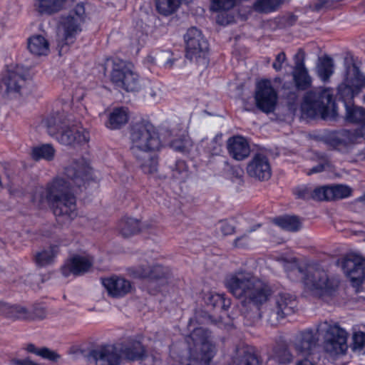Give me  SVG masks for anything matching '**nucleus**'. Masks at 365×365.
<instances>
[{
  "label": "nucleus",
  "instance_id": "nucleus-17",
  "mask_svg": "<svg viewBox=\"0 0 365 365\" xmlns=\"http://www.w3.org/2000/svg\"><path fill=\"white\" fill-rule=\"evenodd\" d=\"M56 217L62 220H71L78 215L76 199L73 194L49 202Z\"/></svg>",
  "mask_w": 365,
  "mask_h": 365
},
{
  "label": "nucleus",
  "instance_id": "nucleus-22",
  "mask_svg": "<svg viewBox=\"0 0 365 365\" xmlns=\"http://www.w3.org/2000/svg\"><path fill=\"white\" fill-rule=\"evenodd\" d=\"M102 284L108 294L114 298L123 297L130 293L132 289L130 281L116 275L103 279Z\"/></svg>",
  "mask_w": 365,
  "mask_h": 365
},
{
  "label": "nucleus",
  "instance_id": "nucleus-42",
  "mask_svg": "<svg viewBox=\"0 0 365 365\" xmlns=\"http://www.w3.org/2000/svg\"><path fill=\"white\" fill-rule=\"evenodd\" d=\"M190 175L188 167L183 160H177L172 168V175L180 182H184Z\"/></svg>",
  "mask_w": 365,
  "mask_h": 365
},
{
  "label": "nucleus",
  "instance_id": "nucleus-45",
  "mask_svg": "<svg viewBox=\"0 0 365 365\" xmlns=\"http://www.w3.org/2000/svg\"><path fill=\"white\" fill-rule=\"evenodd\" d=\"M242 0H211L210 9L214 11H228Z\"/></svg>",
  "mask_w": 365,
  "mask_h": 365
},
{
  "label": "nucleus",
  "instance_id": "nucleus-23",
  "mask_svg": "<svg viewBox=\"0 0 365 365\" xmlns=\"http://www.w3.org/2000/svg\"><path fill=\"white\" fill-rule=\"evenodd\" d=\"M128 274L133 278L158 279L165 277L168 274V269L159 264L150 266L145 263L129 269Z\"/></svg>",
  "mask_w": 365,
  "mask_h": 365
},
{
  "label": "nucleus",
  "instance_id": "nucleus-47",
  "mask_svg": "<svg viewBox=\"0 0 365 365\" xmlns=\"http://www.w3.org/2000/svg\"><path fill=\"white\" fill-rule=\"evenodd\" d=\"M329 186H322L312 190V199L315 200H329Z\"/></svg>",
  "mask_w": 365,
  "mask_h": 365
},
{
  "label": "nucleus",
  "instance_id": "nucleus-52",
  "mask_svg": "<svg viewBox=\"0 0 365 365\" xmlns=\"http://www.w3.org/2000/svg\"><path fill=\"white\" fill-rule=\"evenodd\" d=\"M286 55L284 52H280L275 58L274 62L272 64L273 68L276 71H279L282 68V64L286 61Z\"/></svg>",
  "mask_w": 365,
  "mask_h": 365
},
{
  "label": "nucleus",
  "instance_id": "nucleus-46",
  "mask_svg": "<svg viewBox=\"0 0 365 365\" xmlns=\"http://www.w3.org/2000/svg\"><path fill=\"white\" fill-rule=\"evenodd\" d=\"M232 365H259L257 357L250 353H244L233 359Z\"/></svg>",
  "mask_w": 365,
  "mask_h": 365
},
{
  "label": "nucleus",
  "instance_id": "nucleus-36",
  "mask_svg": "<svg viewBox=\"0 0 365 365\" xmlns=\"http://www.w3.org/2000/svg\"><path fill=\"white\" fill-rule=\"evenodd\" d=\"M1 308L6 317L13 319H24L29 317L28 310L21 306L1 304Z\"/></svg>",
  "mask_w": 365,
  "mask_h": 365
},
{
  "label": "nucleus",
  "instance_id": "nucleus-39",
  "mask_svg": "<svg viewBox=\"0 0 365 365\" xmlns=\"http://www.w3.org/2000/svg\"><path fill=\"white\" fill-rule=\"evenodd\" d=\"M180 4V0H156V9L163 16L173 14Z\"/></svg>",
  "mask_w": 365,
  "mask_h": 365
},
{
  "label": "nucleus",
  "instance_id": "nucleus-12",
  "mask_svg": "<svg viewBox=\"0 0 365 365\" xmlns=\"http://www.w3.org/2000/svg\"><path fill=\"white\" fill-rule=\"evenodd\" d=\"M255 98L260 110L266 113L274 111L278 96L270 81L262 80L257 83Z\"/></svg>",
  "mask_w": 365,
  "mask_h": 365
},
{
  "label": "nucleus",
  "instance_id": "nucleus-33",
  "mask_svg": "<svg viewBox=\"0 0 365 365\" xmlns=\"http://www.w3.org/2000/svg\"><path fill=\"white\" fill-rule=\"evenodd\" d=\"M140 229V222L132 217L123 218L118 224V230L125 237L137 234Z\"/></svg>",
  "mask_w": 365,
  "mask_h": 365
},
{
  "label": "nucleus",
  "instance_id": "nucleus-31",
  "mask_svg": "<svg viewBox=\"0 0 365 365\" xmlns=\"http://www.w3.org/2000/svg\"><path fill=\"white\" fill-rule=\"evenodd\" d=\"M346 120L348 122L361 125L362 130L365 131V109L361 107L346 106Z\"/></svg>",
  "mask_w": 365,
  "mask_h": 365
},
{
  "label": "nucleus",
  "instance_id": "nucleus-10",
  "mask_svg": "<svg viewBox=\"0 0 365 365\" xmlns=\"http://www.w3.org/2000/svg\"><path fill=\"white\" fill-rule=\"evenodd\" d=\"M365 87V76L360 71L356 64L346 68L344 83L338 87L339 98L346 106H351L354 96L357 94L362 87Z\"/></svg>",
  "mask_w": 365,
  "mask_h": 365
},
{
  "label": "nucleus",
  "instance_id": "nucleus-58",
  "mask_svg": "<svg viewBox=\"0 0 365 365\" xmlns=\"http://www.w3.org/2000/svg\"><path fill=\"white\" fill-rule=\"evenodd\" d=\"M305 357L304 359L299 361L297 365H316L314 362V359H312L311 357Z\"/></svg>",
  "mask_w": 365,
  "mask_h": 365
},
{
  "label": "nucleus",
  "instance_id": "nucleus-8",
  "mask_svg": "<svg viewBox=\"0 0 365 365\" xmlns=\"http://www.w3.org/2000/svg\"><path fill=\"white\" fill-rule=\"evenodd\" d=\"M292 274L302 275L305 288L314 294L319 296L331 294L336 287L335 284L329 279L327 272L319 268L309 267L304 272L300 267L294 266L289 274Z\"/></svg>",
  "mask_w": 365,
  "mask_h": 365
},
{
  "label": "nucleus",
  "instance_id": "nucleus-62",
  "mask_svg": "<svg viewBox=\"0 0 365 365\" xmlns=\"http://www.w3.org/2000/svg\"><path fill=\"white\" fill-rule=\"evenodd\" d=\"M364 200V201H365V197L364 198V200Z\"/></svg>",
  "mask_w": 365,
  "mask_h": 365
},
{
  "label": "nucleus",
  "instance_id": "nucleus-38",
  "mask_svg": "<svg viewBox=\"0 0 365 365\" xmlns=\"http://www.w3.org/2000/svg\"><path fill=\"white\" fill-rule=\"evenodd\" d=\"M282 2V0H257L253 8L257 12L267 14L277 9Z\"/></svg>",
  "mask_w": 365,
  "mask_h": 365
},
{
  "label": "nucleus",
  "instance_id": "nucleus-49",
  "mask_svg": "<svg viewBox=\"0 0 365 365\" xmlns=\"http://www.w3.org/2000/svg\"><path fill=\"white\" fill-rule=\"evenodd\" d=\"M329 165V163L327 158H322L319 164L307 171V175H311L314 173L323 172L327 167Z\"/></svg>",
  "mask_w": 365,
  "mask_h": 365
},
{
  "label": "nucleus",
  "instance_id": "nucleus-26",
  "mask_svg": "<svg viewBox=\"0 0 365 365\" xmlns=\"http://www.w3.org/2000/svg\"><path fill=\"white\" fill-rule=\"evenodd\" d=\"M156 151H145L133 154L141 170L147 175H153L158 171V158Z\"/></svg>",
  "mask_w": 365,
  "mask_h": 365
},
{
  "label": "nucleus",
  "instance_id": "nucleus-25",
  "mask_svg": "<svg viewBox=\"0 0 365 365\" xmlns=\"http://www.w3.org/2000/svg\"><path fill=\"white\" fill-rule=\"evenodd\" d=\"M227 148L230 155L236 160H242L250 153L247 140L241 135L230 138L227 142Z\"/></svg>",
  "mask_w": 365,
  "mask_h": 365
},
{
  "label": "nucleus",
  "instance_id": "nucleus-15",
  "mask_svg": "<svg viewBox=\"0 0 365 365\" xmlns=\"http://www.w3.org/2000/svg\"><path fill=\"white\" fill-rule=\"evenodd\" d=\"M185 40L186 57L190 60L201 57L208 49L207 41L202 37L201 31L195 27L187 30Z\"/></svg>",
  "mask_w": 365,
  "mask_h": 365
},
{
  "label": "nucleus",
  "instance_id": "nucleus-24",
  "mask_svg": "<svg viewBox=\"0 0 365 365\" xmlns=\"http://www.w3.org/2000/svg\"><path fill=\"white\" fill-rule=\"evenodd\" d=\"M67 0H33V11L38 16H53L65 9Z\"/></svg>",
  "mask_w": 365,
  "mask_h": 365
},
{
  "label": "nucleus",
  "instance_id": "nucleus-60",
  "mask_svg": "<svg viewBox=\"0 0 365 365\" xmlns=\"http://www.w3.org/2000/svg\"><path fill=\"white\" fill-rule=\"evenodd\" d=\"M254 230H255V229H250V230H247V232H253Z\"/></svg>",
  "mask_w": 365,
  "mask_h": 365
},
{
  "label": "nucleus",
  "instance_id": "nucleus-11",
  "mask_svg": "<svg viewBox=\"0 0 365 365\" xmlns=\"http://www.w3.org/2000/svg\"><path fill=\"white\" fill-rule=\"evenodd\" d=\"M274 304L267 312V321L276 326L279 320L293 314L297 307V298L288 292H279L274 297Z\"/></svg>",
  "mask_w": 365,
  "mask_h": 365
},
{
  "label": "nucleus",
  "instance_id": "nucleus-37",
  "mask_svg": "<svg viewBox=\"0 0 365 365\" xmlns=\"http://www.w3.org/2000/svg\"><path fill=\"white\" fill-rule=\"evenodd\" d=\"M26 350L28 352L34 354L39 356L43 359H48V360H50L52 361H57L61 358V356L58 354H57L56 351H52L47 347L37 348L33 344H29L26 346Z\"/></svg>",
  "mask_w": 365,
  "mask_h": 365
},
{
  "label": "nucleus",
  "instance_id": "nucleus-28",
  "mask_svg": "<svg viewBox=\"0 0 365 365\" xmlns=\"http://www.w3.org/2000/svg\"><path fill=\"white\" fill-rule=\"evenodd\" d=\"M120 352L129 361L143 360L146 356L145 349L138 341L128 342L120 349Z\"/></svg>",
  "mask_w": 365,
  "mask_h": 365
},
{
  "label": "nucleus",
  "instance_id": "nucleus-56",
  "mask_svg": "<svg viewBox=\"0 0 365 365\" xmlns=\"http://www.w3.org/2000/svg\"><path fill=\"white\" fill-rule=\"evenodd\" d=\"M220 230L224 235H232L235 232V227L227 222H222Z\"/></svg>",
  "mask_w": 365,
  "mask_h": 365
},
{
  "label": "nucleus",
  "instance_id": "nucleus-1",
  "mask_svg": "<svg viewBox=\"0 0 365 365\" xmlns=\"http://www.w3.org/2000/svg\"><path fill=\"white\" fill-rule=\"evenodd\" d=\"M91 171V168L84 158L72 161L64 170V175L68 180L56 177L45 188L37 189L33 196L34 203L40 207L45 202L49 203L73 194L74 187H81Z\"/></svg>",
  "mask_w": 365,
  "mask_h": 365
},
{
  "label": "nucleus",
  "instance_id": "nucleus-55",
  "mask_svg": "<svg viewBox=\"0 0 365 365\" xmlns=\"http://www.w3.org/2000/svg\"><path fill=\"white\" fill-rule=\"evenodd\" d=\"M10 364L11 365H40L39 364L31 360L29 358L24 359H12L10 361Z\"/></svg>",
  "mask_w": 365,
  "mask_h": 365
},
{
  "label": "nucleus",
  "instance_id": "nucleus-18",
  "mask_svg": "<svg viewBox=\"0 0 365 365\" xmlns=\"http://www.w3.org/2000/svg\"><path fill=\"white\" fill-rule=\"evenodd\" d=\"M249 176L259 181L267 180L272 175L269 159L262 154L255 155L247 165Z\"/></svg>",
  "mask_w": 365,
  "mask_h": 365
},
{
  "label": "nucleus",
  "instance_id": "nucleus-4",
  "mask_svg": "<svg viewBox=\"0 0 365 365\" xmlns=\"http://www.w3.org/2000/svg\"><path fill=\"white\" fill-rule=\"evenodd\" d=\"M130 150L132 154L145 151H158L162 147L158 133L149 123L139 122L130 130Z\"/></svg>",
  "mask_w": 365,
  "mask_h": 365
},
{
  "label": "nucleus",
  "instance_id": "nucleus-54",
  "mask_svg": "<svg viewBox=\"0 0 365 365\" xmlns=\"http://www.w3.org/2000/svg\"><path fill=\"white\" fill-rule=\"evenodd\" d=\"M210 302H213L214 307H216L217 305H221L223 308H225V307H228L230 304L229 302H228V304H226L223 295L218 294L212 295L211 297L210 298Z\"/></svg>",
  "mask_w": 365,
  "mask_h": 365
},
{
  "label": "nucleus",
  "instance_id": "nucleus-30",
  "mask_svg": "<svg viewBox=\"0 0 365 365\" xmlns=\"http://www.w3.org/2000/svg\"><path fill=\"white\" fill-rule=\"evenodd\" d=\"M8 93H19L24 85V77L16 71H9L3 80Z\"/></svg>",
  "mask_w": 365,
  "mask_h": 365
},
{
  "label": "nucleus",
  "instance_id": "nucleus-35",
  "mask_svg": "<svg viewBox=\"0 0 365 365\" xmlns=\"http://www.w3.org/2000/svg\"><path fill=\"white\" fill-rule=\"evenodd\" d=\"M274 222L281 228L292 232L298 231L300 229L302 224L301 221L297 216L290 215H285L275 218L274 220Z\"/></svg>",
  "mask_w": 365,
  "mask_h": 365
},
{
  "label": "nucleus",
  "instance_id": "nucleus-19",
  "mask_svg": "<svg viewBox=\"0 0 365 365\" xmlns=\"http://www.w3.org/2000/svg\"><path fill=\"white\" fill-rule=\"evenodd\" d=\"M93 259L89 256L74 255L69 258L61 267L62 274L67 277L71 274L82 275L92 267Z\"/></svg>",
  "mask_w": 365,
  "mask_h": 365
},
{
  "label": "nucleus",
  "instance_id": "nucleus-59",
  "mask_svg": "<svg viewBox=\"0 0 365 365\" xmlns=\"http://www.w3.org/2000/svg\"><path fill=\"white\" fill-rule=\"evenodd\" d=\"M355 160L356 161L365 160V148L364 150H359L357 153L355 154Z\"/></svg>",
  "mask_w": 365,
  "mask_h": 365
},
{
  "label": "nucleus",
  "instance_id": "nucleus-50",
  "mask_svg": "<svg viewBox=\"0 0 365 365\" xmlns=\"http://www.w3.org/2000/svg\"><path fill=\"white\" fill-rule=\"evenodd\" d=\"M250 240L247 234H244L237 237L234 242L233 245L237 248H246L250 245Z\"/></svg>",
  "mask_w": 365,
  "mask_h": 365
},
{
  "label": "nucleus",
  "instance_id": "nucleus-6",
  "mask_svg": "<svg viewBox=\"0 0 365 365\" xmlns=\"http://www.w3.org/2000/svg\"><path fill=\"white\" fill-rule=\"evenodd\" d=\"M334 94L330 88H314L306 93L302 109L308 116L314 118L318 115L327 118L329 110L334 107Z\"/></svg>",
  "mask_w": 365,
  "mask_h": 365
},
{
  "label": "nucleus",
  "instance_id": "nucleus-51",
  "mask_svg": "<svg viewBox=\"0 0 365 365\" xmlns=\"http://www.w3.org/2000/svg\"><path fill=\"white\" fill-rule=\"evenodd\" d=\"M295 195L298 198L304 200L312 199V189L307 187L297 188L295 190Z\"/></svg>",
  "mask_w": 365,
  "mask_h": 365
},
{
  "label": "nucleus",
  "instance_id": "nucleus-44",
  "mask_svg": "<svg viewBox=\"0 0 365 365\" xmlns=\"http://www.w3.org/2000/svg\"><path fill=\"white\" fill-rule=\"evenodd\" d=\"M273 358L279 364H287L292 361L293 356L286 346H279L274 350Z\"/></svg>",
  "mask_w": 365,
  "mask_h": 365
},
{
  "label": "nucleus",
  "instance_id": "nucleus-40",
  "mask_svg": "<svg viewBox=\"0 0 365 365\" xmlns=\"http://www.w3.org/2000/svg\"><path fill=\"white\" fill-rule=\"evenodd\" d=\"M329 200H336L349 197L352 192L350 187L345 185L329 186Z\"/></svg>",
  "mask_w": 365,
  "mask_h": 365
},
{
  "label": "nucleus",
  "instance_id": "nucleus-20",
  "mask_svg": "<svg viewBox=\"0 0 365 365\" xmlns=\"http://www.w3.org/2000/svg\"><path fill=\"white\" fill-rule=\"evenodd\" d=\"M365 140V131L357 128L353 130L343 129L330 134L327 138L329 145L334 148L347 146Z\"/></svg>",
  "mask_w": 365,
  "mask_h": 365
},
{
  "label": "nucleus",
  "instance_id": "nucleus-14",
  "mask_svg": "<svg viewBox=\"0 0 365 365\" xmlns=\"http://www.w3.org/2000/svg\"><path fill=\"white\" fill-rule=\"evenodd\" d=\"M342 267L353 286H359L365 282V259L361 256L348 255L343 262Z\"/></svg>",
  "mask_w": 365,
  "mask_h": 365
},
{
  "label": "nucleus",
  "instance_id": "nucleus-9",
  "mask_svg": "<svg viewBox=\"0 0 365 365\" xmlns=\"http://www.w3.org/2000/svg\"><path fill=\"white\" fill-rule=\"evenodd\" d=\"M110 81L128 92H136L143 87V80L133 69L132 65L121 60L113 61Z\"/></svg>",
  "mask_w": 365,
  "mask_h": 365
},
{
  "label": "nucleus",
  "instance_id": "nucleus-27",
  "mask_svg": "<svg viewBox=\"0 0 365 365\" xmlns=\"http://www.w3.org/2000/svg\"><path fill=\"white\" fill-rule=\"evenodd\" d=\"M27 47L29 52L36 56H46L50 51L48 40L40 34L29 38Z\"/></svg>",
  "mask_w": 365,
  "mask_h": 365
},
{
  "label": "nucleus",
  "instance_id": "nucleus-2",
  "mask_svg": "<svg viewBox=\"0 0 365 365\" xmlns=\"http://www.w3.org/2000/svg\"><path fill=\"white\" fill-rule=\"evenodd\" d=\"M226 287L236 298L255 305L266 302L271 295L269 287L252 273L245 271L236 272L225 280Z\"/></svg>",
  "mask_w": 365,
  "mask_h": 365
},
{
  "label": "nucleus",
  "instance_id": "nucleus-5",
  "mask_svg": "<svg viewBox=\"0 0 365 365\" xmlns=\"http://www.w3.org/2000/svg\"><path fill=\"white\" fill-rule=\"evenodd\" d=\"M86 18L85 7L83 4H77L68 14L61 16L58 25V37L59 44L73 43L76 36L82 31L83 25Z\"/></svg>",
  "mask_w": 365,
  "mask_h": 365
},
{
  "label": "nucleus",
  "instance_id": "nucleus-21",
  "mask_svg": "<svg viewBox=\"0 0 365 365\" xmlns=\"http://www.w3.org/2000/svg\"><path fill=\"white\" fill-rule=\"evenodd\" d=\"M316 346V339L312 330H305L301 332L295 339L294 347L297 354L311 357L314 359L318 357V354L314 352Z\"/></svg>",
  "mask_w": 365,
  "mask_h": 365
},
{
  "label": "nucleus",
  "instance_id": "nucleus-43",
  "mask_svg": "<svg viewBox=\"0 0 365 365\" xmlns=\"http://www.w3.org/2000/svg\"><path fill=\"white\" fill-rule=\"evenodd\" d=\"M193 145L192 140L188 136L175 139L171 142V148L178 152L182 153H189Z\"/></svg>",
  "mask_w": 365,
  "mask_h": 365
},
{
  "label": "nucleus",
  "instance_id": "nucleus-7",
  "mask_svg": "<svg viewBox=\"0 0 365 365\" xmlns=\"http://www.w3.org/2000/svg\"><path fill=\"white\" fill-rule=\"evenodd\" d=\"M319 334H325L324 350L330 356L345 354L347 350V333L336 323L330 321L320 322L317 327Z\"/></svg>",
  "mask_w": 365,
  "mask_h": 365
},
{
  "label": "nucleus",
  "instance_id": "nucleus-32",
  "mask_svg": "<svg viewBox=\"0 0 365 365\" xmlns=\"http://www.w3.org/2000/svg\"><path fill=\"white\" fill-rule=\"evenodd\" d=\"M55 153L56 150L52 145L43 144L34 147L31 152V156L36 161L41 160L51 161L54 158Z\"/></svg>",
  "mask_w": 365,
  "mask_h": 365
},
{
  "label": "nucleus",
  "instance_id": "nucleus-53",
  "mask_svg": "<svg viewBox=\"0 0 365 365\" xmlns=\"http://www.w3.org/2000/svg\"><path fill=\"white\" fill-rule=\"evenodd\" d=\"M355 348H361L365 344V334L363 332H356L353 336Z\"/></svg>",
  "mask_w": 365,
  "mask_h": 365
},
{
  "label": "nucleus",
  "instance_id": "nucleus-61",
  "mask_svg": "<svg viewBox=\"0 0 365 365\" xmlns=\"http://www.w3.org/2000/svg\"><path fill=\"white\" fill-rule=\"evenodd\" d=\"M155 274L157 275H161L160 272L159 271H155Z\"/></svg>",
  "mask_w": 365,
  "mask_h": 365
},
{
  "label": "nucleus",
  "instance_id": "nucleus-34",
  "mask_svg": "<svg viewBox=\"0 0 365 365\" xmlns=\"http://www.w3.org/2000/svg\"><path fill=\"white\" fill-rule=\"evenodd\" d=\"M58 252L56 245H51L48 249L38 252L35 255V262L39 267H45L52 264Z\"/></svg>",
  "mask_w": 365,
  "mask_h": 365
},
{
  "label": "nucleus",
  "instance_id": "nucleus-13",
  "mask_svg": "<svg viewBox=\"0 0 365 365\" xmlns=\"http://www.w3.org/2000/svg\"><path fill=\"white\" fill-rule=\"evenodd\" d=\"M88 359L95 365H120L122 356L116 346L107 344L91 350Z\"/></svg>",
  "mask_w": 365,
  "mask_h": 365
},
{
  "label": "nucleus",
  "instance_id": "nucleus-29",
  "mask_svg": "<svg viewBox=\"0 0 365 365\" xmlns=\"http://www.w3.org/2000/svg\"><path fill=\"white\" fill-rule=\"evenodd\" d=\"M128 119L129 114L127 108H115L109 115L106 126L112 130L118 129L125 125Z\"/></svg>",
  "mask_w": 365,
  "mask_h": 365
},
{
  "label": "nucleus",
  "instance_id": "nucleus-48",
  "mask_svg": "<svg viewBox=\"0 0 365 365\" xmlns=\"http://www.w3.org/2000/svg\"><path fill=\"white\" fill-rule=\"evenodd\" d=\"M170 53L168 51H163L158 55L156 63H163L166 68H171L174 63V60L170 58Z\"/></svg>",
  "mask_w": 365,
  "mask_h": 365
},
{
  "label": "nucleus",
  "instance_id": "nucleus-3",
  "mask_svg": "<svg viewBox=\"0 0 365 365\" xmlns=\"http://www.w3.org/2000/svg\"><path fill=\"white\" fill-rule=\"evenodd\" d=\"M49 135L65 145H82L90 140L89 132L78 125H69L64 112H56L43 120Z\"/></svg>",
  "mask_w": 365,
  "mask_h": 365
},
{
  "label": "nucleus",
  "instance_id": "nucleus-41",
  "mask_svg": "<svg viewBox=\"0 0 365 365\" xmlns=\"http://www.w3.org/2000/svg\"><path fill=\"white\" fill-rule=\"evenodd\" d=\"M334 72L333 60L329 57H324L317 66L319 76L323 81H327Z\"/></svg>",
  "mask_w": 365,
  "mask_h": 365
},
{
  "label": "nucleus",
  "instance_id": "nucleus-57",
  "mask_svg": "<svg viewBox=\"0 0 365 365\" xmlns=\"http://www.w3.org/2000/svg\"><path fill=\"white\" fill-rule=\"evenodd\" d=\"M220 139V138L216 136L211 141V143L212 144L213 147L210 152L212 153V155H217L220 151L221 144L218 142Z\"/></svg>",
  "mask_w": 365,
  "mask_h": 365
},
{
  "label": "nucleus",
  "instance_id": "nucleus-16",
  "mask_svg": "<svg viewBox=\"0 0 365 365\" xmlns=\"http://www.w3.org/2000/svg\"><path fill=\"white\" fill-rule=\"evenodd\" d=\"M304 51L299 48L294 56L292 77L297 90L305 91L312 85V78L304 65Z\"/></svg>",
  "mask_w": 365,
  "mask_h": 365
}]
</instances>
